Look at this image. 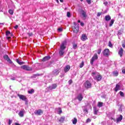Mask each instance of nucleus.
<instances>
[{
	"label": "nucleus",
	"instance_id": "1",
	"mask_svg": "<svg viewBox=\"0 0 125 125\" xmlns=\"http://www.w3.org/2000/svg\"><path fill=\"white\" fill-rule=\"evenodd\" d=\"M66 48V41H64L62 43V44L60 46V49L59 51V54L60 56H62L64 55V53H65V49Z\"/></svg>",
	"mask_w": 125,
	"mask_h": 125
},
{
	"label": "nucleus",
	"instance_id": "2",
	"mask_svg": "<svg viewBox=\"0 0 125 125\" xmlns=\"http://www.w3.org/2000/svg\"><path fill=\"white\" fill-rule=\"evenodd\" d=\"M92 76H93L94 79L97 81L98 82H100L102 79V76L99 74L98 73L94 72L92 73Z\"/></svg>",
	"mask_w": 125,
	"mask_h": 125
},
{
	"label": "nucleus",
	"instance_id": "3",
	"mask_svg": "<svg viewBox=\"0 0 125 125\" xmlns=\"http://www.w3.org/2000/svg\"><path fill=\"white\" fill-rule=\"evenodd\" d=\"M97 59H98V56L97 55V54H95L90 60V64L93 65V62L95 60H97Z\"/></svg>",
	"mask_w": 125,
	"mask_h": 125
},
{
	"label": "nucleus",
	"instance_id": "4",
	"mask_svg": "<svg viewBox=\"0 0 125 125\" xmlns=\"http://www.w3.org/2000/svg\"><path fill=\"white\" fill-rule=\"evenodd\" d=\"M18 96L19 97L20 99L23 100V101H25V103L28 102V99L24 95L18 94Z\"/></svg>",
	"mask_w": 125,
	"mask_h": 125
},
{
	"label": "nucleus",
	"instance_id": "5",
	"mask_svg": "<svg viewBox=\"0 0 125 125\" xmlns=\"http://www.w3.org/2000/svg\"><path fill=\"white\" fill-rule=\"evenodd\" d=\"M84 86L85 88H90L91 87V83L89 81H86L85 82Z\"/></svg>",
	"mask_w": 125,
	"mask_h": 125
},
{
	"label": "nucleus",
	"instance_id": "6",
	"mask_svg": "<svg viewBox=\"0 0 125 125\" xmlns=\"http://www.w3.org/2000/svg\"><path fill=\"white\" fill-rule=\"evenodd\" d=\"M103 54L104 56H109L110 55V50L108 49H105L103 51Z\"/></svg>",
	"mask_w": 125,
	"mask_h": 125
},
{
	"label": "nucleus",
	"instance_id": "7",
	"mask_svg": "<svg viewBox=\"0 0 125 125\" xmlns=\"http://www.w3.org/2000/svg\"><path fill=\"white\" fill-rule=\"evenodd\" d=\"M34 113L35 115H37L38 116H41V115H42V114H43V111L41 109H39L37 110H36L34 112Z\"/></svg>",
	"mask_w": 125,
	"mask_h": 125
},
{
	"label": "nucleus",
	"instance_id": "8",
	"mask_svg": "<svg viewBox=\"0 0 125 125\" xmlns=\"http://www.w3.org/2000/svg\"><path fill=\"white\" fill-rule=\"evenodd\" d=\"M81 13L83 17V19H86V17H87V15H86V12L82 10L81 11Z\"/></svg>",
	"mask_w": 125,
	"mask_h": 125
},
{
	"label": "nucleus",
	"instance_id": "9",
	"mask_svg": "<svg viewBox=\"0 0 125 125\" xmlns=\"http://www.w3.org/2000/svg\"><path fill=\"white\" fill-rule=\"evenodd\" d=\"M59 73H60L59 69H54L52 72V74L54 76H57L59 74Z\"/></svg>",
	"mask_w": 125,
	"mask_h": 125
},
{
	"label": "nucleus",
	"instance_id": "10",
	"mask_svg": "<svg viewBox=\"0 0 125 125\" xmlns=\"http://www.w3.org/2000/svg\"><path fill=\"white\" fill-rule=\"evenodd\" d=\"M56 87H57V84H53L48 87V89H49L50 90H52V89H55Z\"/></svg>",
	"mask_w": 125,
	"mask_h": 125
},
{
	"label": "nucleus",
	"instance_id": "11",
	"mask_svg": "<svg viewBox=\"0 0 125 125\" xmlns=\"http://www.w3.org/2000/svg\"><path fill=\"white\" fill-rule=\"evenodd\" d=\"M82 109L83 110V113L87 115V114H88V109H87V107L85 106H83L82 107Z\"/></svg>",
	"mask_w": 125,
	"mask_h": 125
},
{
	"label": "nucleus",
	"instance_id": "12",
	"mask_svg": "<svg viewBox=\"0 0 125 125\" xmlns=\"http://www.w3.org/2000/svg\"><path fill=\"white\" fill-rule=\"evenodd\" d=\"M81 40L83 41V42H84V41L87 40V37L85 34H83L81 36Z\"/></svg>",
	"mask_w": 125,
	"mask_h": 125
},
{
	"label": "nucleus",
	"instance_id": "13",
	"mask_svg": "<svg viewBox=\"0 0 125 125\" xmlns=\"http://www.w3.org/2000/svg\"><path fill=\"white\" fill-rule=\"evenodd\" d=\"M3 58L5 60H6L8 62H9V63H12V62L10 61V59L9 58V57H8V55H5L3 56Z\"/></svg>",
	"mask_w": 125,
	"mask_h": 125
},
{
	"label": "nucleus",
	"instance_id": "14",
	"mask_svg": "<svg viewBox=\"0 0 125 125\" xmlns=\"http://www.w3.org/2000/svg\"><path fill=\"white\" fill-rule=\"evenodd\" d=\"M124 53V49L123 48H120V49L119 50L118 52V54L120 55V57H123V54Z\"/></svg>",
	"mask_w": 125,
	"mask_h": 125
},
{
	"label": "nucleus",
	"instance_id": "15",
	"mask_svg": "<svg viewBox=\"0 0 125 125\" xmlns=\"http://www.w3.org/2000/svg\"><path fill=\"white\" fill-rule=\"evenodd\" d=\"M50 59V56H47L42 59V61L43 62H45V61H48V60H49Z\"/></svg>",
	"mask_w": 125,
	"mask_h": 125
},
{
	"label": "nucleus",
	"instance_id": "16",
	"mask_svg": "<svg viewBox=\"0 0 125 125\" xmlns=\"http://www.w3.org/2000/svg\"><path fill=\"white\" fill-rule=\"evenodd\" d=\"M24 114H25V110L23 109L20 111L19 113V116L21 117H24Z\"/></svg>",
	"mask_w": 125,
	"mask_h": 125
},
{
	"label": "nucleus",
	"instance_id": "17",
	"mask_svg": "<svg viewBox=\"0 0 125 125\" xmlns=\"http://www.w3.org/2000/svg\"><path fill=\"white\" fill-rule=\"evenodd\" d=\"M70 69H71V66H70V65H66L64 69L65 73H67V72H69V71L70 70Z\"/></svg>",
	"mask_w": 125,
	"mask_h": 125
},
{
	"label": "nucleus",
	"instance_id": "18",
	"mask_svg": "<svg viewBox=\"0 0 125 125\" xmlns=\"http://www.w3.org/2000/svg\"><path fill=\"white\" fill-rule=\"evenodd\" d=\"M83 95L82 94H79L77 96V99L79 101H82L83 100Z\"/></svg>",
	"mask_w": 125,
	"mask_h": 125
},
{
	"label": "nucleus",
	"instance_id": "19",
	"mask_svg": "<svg viewBox=\"0 0 125 125\" xmlns=\"http://www.w3.org/2000/svg\"><path fill=\"white\" fill-rule=\"evenodd\" d=\"M120 88H121V86L119 84H117L116 85L114 90L115 91H116V92H117V91H118V90H119Z\"/></svg>",
	"mask_w": 125,
	"mask_h": 125
},
{
	"label": "nucleus",
	"instance_id": "20",
	"mask_svg": "<svg viewBox=\"0 0 125 125\" xmlns=\"http://www.w3.org/2000/svg\"><path fill=\"white\" fill-rule=\"evenodd\" d=\"M112 75L114 77H118V76H119V72H118L117 70L114 71L113 72Z\"/></svg>",
	"mask_w": 125,
	"mask_h": 125
},
{
	"label": "nucleus",
	"instance_id": "21",
	"mask_svg": "<svg viewBox=\"0 0 125 125\" xmlns=\"http://www.w3.org/2000/svg\"><path fill=\"white\" fill-rule=\"evenodd\" d=\"M94 115H97V113H98V109L96 108V107H94Z\"/></svg>",
	"mask_w": 125,
	"mask_h": 125
},
{
	"label": "nucleus",
	"instance_id": "22",
	"mask_svg": "<svg viewBox=\"0 0 125 125\" xmlns=\"http://www.w3.org/2000/svg\"><path fill=\"white\" fill-rule=\"evenodd\" d=\"M104 19L106 21H110V20H111V17L109 15H107L105 16Z\"/></svg>",
	"mask_w": 125,
	"mask_h": 125
},
{
	"label": "nucleus",
	"instance_id": "23",
	"mask_svg": "<svg viewBox=\"0 0 125 125\" xmlns=\"http://www.w3.org/2000/svg\"><path fill=\"white\" fill-rule=\"evenodd\" d=\"M9 35H10V32L9 31H6V36L7 37V40H9L11 38V37L9 36Z\"/></svg>",
	"mask_w": 125,
	"mask_h": 125
},
{
	"label": "nucleus",
	"instance_id": "24",
	"mask_svg": "<svg viewBox=\"0 0 125 125\" xmlns=\"http://www.w3.org/2000/svg\"><path fill=\"white\" fill-rule=\"evenodd\" d=\"M59 122L61 123H63L65 121V116H62L59 120Z\"/></svg>",
	"mask_w": 125,
	"mask_h": 125
},
{
	"label": "nucleus",
	"instance_id": "25",
	"mask_svg": "<svg viewBox=\"0 0 125 125\" xmlns=\"http://www.w3.org/2000/svg\"><path fill=\"white\" fill-rule=\"evenodd\" d=\"M123 120V115H121L117 119V122H121Z\"/></svg>",
	"mask_w": 125,
	"mask_h": 125
},
{
	"label": "nucleus",
	"instance_id": "26",
	"mask_svg": "<svg viewBox=\"0 0 125 125\" xmlns=\"http://www.w3.org/2000/svg\"><path fill=\"white\" fill-rule=\"evenodd\" d=\"M114 22H115V20L112 19L111 20L110 22L109 23V27H112L113 24H114Z\"/></svg>",
	"mask_w": 125,
	"mask_h": 125
},
{
	"label": "nucleus",
	"instance_id": "27",
	"mask_svg": "<svg viewBox=\"0 0 125 125\" xmlns=\"http://www.w3.org/2000/svg\"><path fill=\"white\" fill-rule=\"evenodd\" d=\"M72 122L73 125H76V124H77V122H78V120H77V118H74V120H72Z\"/></svg>",
	"mask_w": 125,
	"mask_h": 125
},
{
	"label": "nucleus",
	"instance_id": "28",
	"mask_svg": "<svg viewBox=\"0 0 125 125\" xmlns=\"http://www.w3.org/2000/svg\"><path fill=\"white\" fill-rule=\"evenodd\" d=\"M34 92H35V90L33 89H31V90L28 91V93L29 94H32V93H34Z\"/></svg>",
	"mask_w": 125,
	"mask_h": 125
},
{
	"label": "nucleus",
	"instance_id": "29",
	"mask_svg": "<svg viewBox=\"0 0 125 125\" xmlns=\"http://www.w3.org/2000/svg\"><path fill=\"white\" fill-rule=\"evenodd\" d=\"M16 62H17V63H18V64H19L20 65H23V64H24V62H20V61H19V60H18V59H17L16 60Z\"/></svg>",
	"mask_w": 125,
	"mask_h": 125
},
{
	"label": "nucleus",
	"instance_id": "30",
	"mask_svg": "<svg viewBox=\"0 0 125 125\" xmlns=\"http://www.w3.org/2000/svg\"><path fill=\"white\" fill-rule=\"evenodd\" d=\"M73 31L74 33H78L79 32V27L73 28Z\"/></svg>",
	"mask_w": 125,
	"mask_h": 125
},
{
	"label": "nucleus",
	"instance_id": "31",
	"mask_svg": "<svg viewBox=\"0 0 125 125\" xmlns=\"http://www.w3.org/2000/svg\"><path fill=\"white\" fill-rule=\"evenodd\" d=\"M102 106H103V103L99 102L98 104V107H99V108H100L101 107H102Z\"/></svg>",
	"mask_w": 125,
	"mask_h": 125
},
{
	"label": "nucleus",
	"instance_id": "32",
	"mask_svg": "<svg viewBox=\"0 0 125 125\" xmlns=\"http://www.w3.org/2000/svg\"><path fill=\"white\" fill-rule=\"evenodd\" d=\"M25 70L26 71H32V68H31V67H30V66L27 65L26 69Z\"/></svg>",
	"mask_w": 125,
	"mask_h": 125
},
{
	"label": "nucleus",
	"instance_id": "33",
	"mask_svg": "<svg viewBox=\"0 0 125 125\" xmlns=\"http://www.w3.org/2000/svg\"><path fill=\"white\" fill-rule=\"evenodd\" d=\"M74 25L73 28H79V24H77V23L74 22Z\"/></svg>",
	"mask_w": 125,
	"mask_h": 125
},
{
	"label": "nucleus",
	"instance_id": "34",
	"mask_svg": "<svg viewBox=\"0 0 125 125\" xmlns=\"http://www.w3.org/2000/svg\"><path fill=\"white\" fill-rule=\"evenodd\" d=\"M123 32H124V31H123V30H119V31H118V35H122V34H123Z\"/></svg>",
	"mask_w": 125,
	"mask_h": 125
},
{
	"label": "nucleus",
	"instance_id": "35",
	"mask_svg": "<svg viewBox=\"0 0 125 125\" xmlns=\"http://www.w3.org/2000/svg\"><path fill=\"white\" fill-rule=\"evenodd\" d=\"M8 12L10 14H11V15H13V10H11V9H9L8 11Z\"/></svg>",
	"mask_w": 125,
	"mask_h": 125
},
{
	"label": "nucleus",
	"instance_id": "36",
	"mask_svg": "<svg viewBox=\"0 0 125 125\" xmlns=\"http://www.w3.org/2000/svg\"><path fill=\"white\" fill-rule=\"evenodd\" d=\"M77 47H78V45H77V44H74L73 45V49H76L77 48Z\"/></svg>",
	"mask_w": 125,
	"mask_h": 125
},
{
	"label": "nucleus",
	"instance_id": "37",
	"mask_svg": "<svg viewBox=\"0 0 125 125\" xmlns=\"http://www.w3.org/2000/svg\"><path fill=\"white\" fill-rule=\"evenodd\" d=\"M26 68H27V65H24L21 66V68L23 69V70H26Z\"/></svg>",
	"mask_w": 125,
	"mask_h": 125
},
{
	"label": "nucleus",
	"instance_id": "38",
	"mask_svg": "<svg viewBox=\"0 0 125 125\" xmlns=\"http://www.w3.org/2000/svg\"><path fill=\"white\" fill-rule=\"evenodd\" d=\"M120 94L122 96V97H124L125 96V94H124V92L120 91Z\"/></svg>",
	"mask_w": 125,
	"mask_h": 125
},
{
	"label": "nucleus",
	"instance_id": "39",
	"mask_svg": "<svg viewBox=\"0 0 125 125\" xmlns=\"http://www.w3.org/2000/svg\"><path fill=\"white\" fill-rule=\"evenodd\" d=\"M58 32H62V31H63V29L62 28V27H60L58 28Z\"/></svg>",
	"mask_w": 125,
	"mask_h": 125
},
{
	"label": "nucleus",
	"instance_id": "40",
	"mask_svg": "<svg viewBox=\"0 0 125 125\" xmlns=\"http://www.w3.org/2000/svg\"><path fill=\"white\" fill-rule=\"evenodd\" d=\"M84 63L83 62L80 65V68H83V67Z\"/></svg>",
	"mask_w": 125,
	"mask_h": 125
},
{
	"label": "nucleus",
	"instance_id": "41",
	"mask_svg": "<svg viewBox=\"0 0 125 125\" xmlns=\"http://www.w3.org/2000/svg\"><path fill=\"white\" fill-rule=\"evenodd\" d=\"M67 17H68V18H70L71 17V13H70V12H68L67 13Z\"/></svg>",
	"mask_w": 125,
	"mask_h": 125
},
{
	"label": "nucleus",
	"instance_id": "42",
	"mask_svg": "<svg viewBox=\"0 0 125 125\" xmlns=\"http://www.w3.org/2000/svg\"><path fill=\"white\" fill-rule=\"evenodd\" d=\"M108 46H109V47H112V46H113V45L112 44V43L111 42H109Z\"/></svg>",
	"mask_w": 125,
	"mask_h": 125
},
{
	"label": "nucleus",
	"instance_id": "43",
	"mask_svg": "<svg viewBox=\"0 0 125 125\" xmlns=\"http://www.w3.org/2000/svg\"><path fill=\"white\" fill-rule=\"evenodd\" d=\"M11 124H12V120L9 119L8 125H11Z\"/></svg>",
	"mask_w": 125,
	"mask_h": 125
},
{
	"label": "nucleus",
	"instance_id": "44",
	"mask_svg": "<svg viewBox=\"0 0 125 125\" xmlns=\"http://www.w3.org/2000/svg\"><path fill=\"white\" fill-rule=\"evenodd\" d=\"M59 114H61L62 113V110H61V107H59Z\"/></svg>",
	"mask_w": 125,
	"mask_h": 125
},
{
	"label": "nucleus",
	"instance_id": "45",
	"mask_svg": "<svg viewBox=\"0 0 125 125\" xmlns=\"http://www.w3.org/2000/svg\"><path fill=\"white\" fill-rule=\"evenodd\" d=\"M73 83V80H70L69 81H68V84H71Z\"/></svg>",
	"mask_w": 125,
	"mask_h": 125
},
{
	"label": "nucleus",
	"instance_id": "46",
	"mask_svg": "<svg viewBox=\"0 0 125 125\" xmlns=\"http://www.w3.org/2000/svg\"><path fill=\"white\" fill-rule=\"evenodd\" d=\"M86 1L88 4H90V3H91V0H86Z\"/></svg>",
	"mask_w": 125,
	"mask_h": 125
},
{
	"label": "nucleus",
	"instance_id": "47",
	"mask_svg": "<svg viewBox=\"0 0 125 125\" xmlns=\"http://www.w3.org/2000/svg\"><path fill=\"white\" fill-rule=\"evenodd\" d=\"M100 53H101V49H99L98 50V54H100Z\"/></svg>",
	"mask_w": 125,
	"mask_h": 125
},
{
	"label": "nucleus",
	"instance_id": "48",
	"mask_svg": "<svg viewBox=\"0 0 125 125\" xmlns=\"http://www.w3.org/2000/svg\"><path fill=\"white\" fill-rule=\"evenodd\" d=\"M27 35H28V36L29 37H32V36H33V33L32 32L29 33H27Z\"/></svg>",
	"mask_w": 125,
	"mask_h": 125
},
{
	"label": "nucleus",
	"instance_id": "49",
	"mask_svg": "<svg viewBox=\"0 0 125 125\" xmlns=\"http://www.w3.org/2000/svg\"><path fill=\"white\" fill-rule=\"evenodd\" d=\"M91 121V120H90V119H89V118H88L86 120V123H90Z\"/></svg>",
	"mask_w": 125,
	"mask_h": 125
},
{
	"label": "nucleus",
	"instance_id": "50",
	"mask_svg": "<svg viewBox=\"0 0 125 125\" xmlns=\"http://www.w3.org/2000/svg\"><path fill=\"white\" fill-rule=\"evenodd\" d=\"M119 112H122L123 110H122V105H120V108L119 109Z\"/></svg>",
	"mask_w": 125,
	"mask_h": 125
},
{
	"label": "nucleus",
	"instance_id": "51",
	"mask_svg": "<svg viewBox=\"0 0 125 125\" xmlns=\"http://www.w3.org/2000/svg\"><path fill=\"white\" fill-rule=\"evenodd\" d=\"M64 76H65V75L64 74H62L60 75V77H61V78H63Z\"/></svg>",
	"mask_w": 125,
	"mask_h": 125
},
{
	"label": "nucleus",
	"instance_id": "52",
	"mask_svg": "<svg viewBox=\"0 0 125 125\" xmlns=\"http://www.w3.org/2000/svg\"><path fill=\"white\" fill-rule=\"evenodd\" d=\"M122 46H123V47L124 48H125V43H122Z\"/></svg>",
	"mask_w": 125,
	"mask_h": 125
},
{
	"label": "nucleus",
	"instance_id": "53",
	"mask_svg": "<svg viewBox=\"0 0 125 125\" xmlns=\"http://www.w3.org/2000/svg\"><path fill=\"white\" fill-rule=\"evenodd\" d=\"M104 4L105 5H107V4H108V2H104Z\"/></svg>",
	"mask_w": 125,
	"mask_h": 125
},
{
	"label": "nucleus",
	"instance_id": "54",
	"mask_svg": "<svg viewBox=\"0 0 125 125\" xmlns=\"http://www.w3.org/2000/svg\"><path fill=\"white\" fill-rule=\"evenodd\" d=\"M84 25V24L83 23V22H81V26H83Z\"/></svg>",
	"mask_w": 125,
	"mask_h": 125
},
{
	"label": "nucleus",
	"instance_id": "55",
	"mask_svg": "<svg viewBox=\"0 0 125 125\" xmlns=\"http://www.w3.org/2000/svg\"><path fill=\"white\" fill-rule=\"evenodd\" d=\"M15 29H18V25H16L15 26Z\"/></svg>",
	"mask_w": 125,
	"mask_h": 125
},
{
	"label": "nucleus",
	"instance_id": "56",
	"mask_svg": "<svg viewBox=\"0 0 125 125\" xmlns=\"http://www.w3.org/2000/svg\"><path fill=\"white\" fill-rule=\"evenodd\" d=\"M101 15V13H98L97 16H100Z\"/></svg>",
	"mask_w": 125,
	"mask_h": 125
},
{
	"label": "nucleus",
	"instance_id": "57",
	"mask_svg": "<svg viewBox=\"0 0 125 125\" xmlns=\"http://www.w3.org/2000/svg\"><path fill=\"white\" fill-rule=\"evenodd\" d=\"M122 73H123V74H125V69H123L122 70Z\"/></svg>",
	"mask_w": 125,
	"mask_h": 125
},
{
	"label": "nucleus",
	"instance_id": "58",
	"mask_svg": "<svg viewBox=\"0 0 125 125\" xmlns=\"http://www.w3.org/2000/svg\"><path fill=\"white\" fill-rule=\"evenodd\" d=\"M11 80H12V81H15V78H11Z\"/></svg>",
	"mask_w": 125,
	"mask_h": 125
},
{
	"label": "nucleus",
	"instance_id": "59",
	"mask_svg": "<svg viewBox=\"0 0 125 125\" xmlns=\"http://www.w3.org/2000/svg\"><path fill=\"white\" fill-rule=\"evenodd\" d=\"M119 16H120V17H123V16H122L121 14H119Z\"/></svg>",
	"mask_w": 125,
	"mask_h": 125
},
{
	"label": "nucleus",
	"instance_id": "60",
	"mask_svg": "<svg viewBox=\"0 0 125 125\" xmlns=\"http://www.w3.org/2000/svg\"><path fill=\"white\" fill-rule=\"evenodd\" d=\"M78 22V23H81V20H79Z\"/></svg>",
	"mask_w": 125,
	"mask_h": 125
},
{
	"label": "nucleus",
	"instance_id": "61",
	"mask_svg": "<svg viewBox=\"0 0 125 125\" xmlns=\"http://www.w3.org/2000/svg\"><path fill=\"white\" fill-rule=\"evenodd\" d=\"M60 1H61V2H63V0H60Z\"/></svg>",
	"mask_w": 125,
	"mask_h": 125
},
{
	"label": "nucleus",
	"instance_id": "62",
	"mask_svg": "<svg viewBox=\"0 0 125 125\" xmlns=\"http://www.w3.org/2000/svg\"><path fill=\"white\" fill-rule=\"evenodd\" d=\"M0 25H3V23H0Z\"/></svg>",
	"mask_w": 125,
	"mask_h": 125
},
{
	"label": "nucleus",
	"instance_id": "63",
	"mask_svg": "<svg viewBox=\"0 0 125 125\" xmlns=\"http://www.w3.org/2000/svg\"><path fill=\"white\" fill-rule=\"evenodd\" d=\"M81 0V1H83V0Z\"/></svg>",
	"mask_w": 125,
	"mask_h": 125
},
{
	"label": "nucleus",
	"instance_id": "64",
	"mask_svg": "<svg viewBox=\"0 0 125 125\" xmlns=\"http://www.w3.org/2000/svg\"><path fill=\"white\" fill-rule=\"evenodd\" d=\"M57 1H58V0H57Z\"/></svg>",
	"mask_w": 125,
	"mask_h": 125
}]
</instances>
